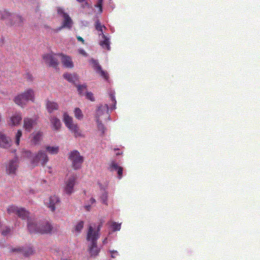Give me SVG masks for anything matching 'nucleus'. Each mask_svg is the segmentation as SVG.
<instances>
[{
  "instance_id": "nucleus-1",
  "label": "nucleus",
  "mask_w": 260,
  "mask_h": 260,
  "mask_svg": "<svg viewBox=\"0 0 260 260\" xmlns=\"http://www.w3.org/2000/svg\"><path fill=\"white\" fill-rule=\"evenodd\" d=\"M29 101L32 102L35 101L34 91L31 88H28L23 92L18 94L14 99L15 104L21 107L25 106Z\"/></svg>"
},
{
  "instance_id": "nucleus-47",
  "label": "nucleus",
  "mask_w": 260,
  "mask_h": 260,
  "mask_svg": "<svg viewBox=\"0 0 260 260\" xmlns=\"http://www.w3.org/2000/svg\"><path fill=\"white\" fill-rule=\"evenodd\" d=\"M111 256L113 258H114L116 257V255H118V252L117 251H111Z\"/></svg>"
},
{
  "instance_id": "nucleus-46",
  "label": "nucleus",
  "mask_w": 260,
  "mask_h": 260,
  "mask_svg": "<svg viewBox=\"0 0 260 260\" xmlns=\"http://www.w3.org/2000/svg\"><path fill=\"white\" fill-rule=\"evenodd\" d=\"M25 78L28 81H32L33 80V77L32 75L29 73H27L25 75Z\"/></svg>"
},
{
  "instance_id": "nucleus-21",
  "label": "nucleus",
  "mask_w": 260,
  "mask_h": 260,
  "mask_svg": "<svg viewBox=\"0 0 260 260\" xmlns=\"http://www.w3.org/2000/svg\"><path fill=\"white\" fill-rule=\"evenodd\" d=\"M46 107L48 112L50 113L58 110V105L56 102L48 100L46 102Z\"/></svg>"
},
{
  "instance_id": "nucleus-37",
  "label": "nucleus",
  "mask_w": 260,
  "mask_h": 260,
  "mask_svg": "<svg viewBox=\"0 0 260 260\" xmlns=\"http://www.w3.org/2000/svg\"><path fill=\"white\" fill-rule=\"evenodd\" d=\"M76 87L80 94H82L83 92L86 90V85L85 84L77 85H76Z\"/></svg>"
},
{
  "instance_id": "nucleus-33",
  "label": "nucleus",
  "mask_w": 260,
  "mask_h": 260,
  "mask_svg": "<svg viewBox=\"0 0 260 260\" xmlns=\"http://www.w3.org/2000/svg\"><path fill=\"white\" fill-rule=\"evenodd\" d=\"M108 224L112 227L114 232L119 231L121 229V223H117L116 222L112 221L108 222Z\"/></svg>"
},
{
  "instance_id": "nucleus-38",
  "label": "nucleus",
  "mask_w": 260,
  "mask_h": 260,
  "mask_svg": "<svg viewBox=\"0 0 260 260\" xmlns=\"http://www.w3.org/2000/svg\"><path fill=\"white\" fill-rule=\"evenodd\" d=\"M119 167V166L115 161H112L109 166V170L111 171H116Z\"/></svg>"
},
{
  "instance_id": "nucleus-4",
  "label": "nucleus",
  "mask_w": 260,
  "mask_h": 260,
  "mask_svg": "<svg viewBox=\"0 0 260 260\" xmlns=\"http://www.w3.org/2000/svg\"><path fill=\"white\" fill-rule=\"evenodd\" d=\"M48 161V157L46 153L42 150L39 151L31 160V164L33 167L38 166L40 162L42 166H44Z\"/></svg>"
},
{
  "instance_id": "nucleus-11",
  "label": "nucleus",
  "mask_w": 260,
  "mask_h": 260,
  "mask_svg": "<svg viewBox=\"0 0 260 260\" xmlns=\"http://www.w3.org/2000/svg\"><path fill=\"white\" fill-rule=\"evenodd\" d=\"M27 228L30 234L39 233V224H37L34 219H28Z\"/></svg>"
},
{
  "instance_id": "nucleus-15",
  "label": "nucleus",
  "mask_w": 260,
  "mask_h": 260,
  "mask_svg": "<svg viewBox=\"0 0 260 260\" xmlns=\"http://www.w3.org/2000/svg\"><path fill=\"white\" fill-rule=\"evenodd\" d=\"M91 61L93 64L96 72L105 79H108V75L107 73L102 70L101 67L99 64V62L94 59H92Z\"/></svg>"
},
{
  "instance_id": "nucleus-19",
  "label": "nucleus",
  "mask_w": 260,
  "mask_h": 260,
  "mask_svg": "<svg viewBox=\"0 0 260 260\" xmlns=\"http://www.w3.org/2000/svg\"><path fill=\"white\" fill-rule=\"evenodd\" d=\"M13 251H19L21 252L24 256H28L32 255L34 253V250L31 247L25 248H15L12 249Z\"/></svg>"
},
{
  "instance_id": "nucleus-16",
  "label": "nucleus",
  "mask_w": 260,
  "mask_h": 260,
  "mask_svg": "<svg viewBox=\"0 0 260 260\" xmlns=\"http://www.w3.org/2000/svg\"><path fill=\"white\" fill-rule=\"evenodd\" d=\"M59 202L58 198L56 196H51L49 199V202L46 203L47 207L51 211H54L55 210V205Z\"/></svg>"
},
{
  "instance_id": "nucleus-8",
  "label": "nucleus",
  "mask_w": 260,
  "mask_h": 260,
  "mask_svg": "<svg viewBox=\"0 0 260 260\" xmlns=\"http://www.w3.org/2000/svg\"><path fill=\"white\" fill-rule=\"evenodd\" d=\"M11 139L4 133L0 132V147L7 149L11 146Z\"/></svg>"
},
{
  "instance_id": "nucleus-35",
  "label": "nucleus",
  "mask_w": 260,
  "mask_h": 260,
  "mask_svg": "<svg viewBox=\"0 0 260 260\" xmlns=\"http://www.w3.org/2000/svg\"><path fill=\"white\" fill-rule=\"evenodd\" d=\"M22 131L21 130H18L15 135V143L18 146L20 143V138L22 137Z\"/></svg>"
},
{
  "instance_id": "nucleus-24",
  "label": "nucleus",
  "mask_w": 260,
  "mask_h": 260,
  "mask_svg": "<svg viewBox=\"0 0 260 260\" xmlns=\"http://www.w3.org/2000/svg\"><path fill=\"white\" fill-rule=\"evenodd\" d=\"M50 120L54 130L58 131L60 129L61 127V122L59 119L53 116L51 117Z\"/></svg>"
},
{
  "instance_id": "nucleus-36",
  "label": "nucleus",
  "mask_w": 260,
  "mask_h": 260,
  "mask_svg": "<svg viewBox=\"0 0 260 260\" xmlns=\"http://www.w3.org/2000/svg\"><path fill=\"white\" fill-rule=\"evenodd\" d=\"M109 98H110V100L112 102V105L110 107V109L111 110H113V109H115V108H116V101L115 96L113 93L110 94Z\"/></svg>"
},
{
  "instance_id": "nucleus-26",
  "label": "nucleus",
  "mask_w": 260,
  "mask_h": 260,
  "mask_svg": "<svg viewBox=\"0 0 260 260\" xmlns=\"http://www.w3.org/2000/svg\"><path fill=\"white\" fill-rule=\"evenodd\" d=\"M63 77L69 82L75 84L78 80V77L76 74H71L69 73L64 74Z\"/></svg>"
},
{
  "instance_id": "nucleus-42",
  "label": "nucleus",
  "mask_w": 260,
  "mask_h": 260,
  "mask_svg": "<svg viewBox=\"0 0 260 260\" xmlns=\"http://www.w3.org/2000/svg\"><path fill=\"white\" fill-rule=\"evenodd\" d=\"M11 229L10 228L6 227L2 231V234L4 236H7L11 232Z\"/></svg>"
},
{
  "instance_id": "nucleus-28",
  "label": "nucleus",
  "mask_w": 260,
  "mask_h": 260,
  "mask_svg": "<svg viewBox=\"0 0 260 260\" xmlns=\"http://www.w3.org/2000/svg\"><path fill=\"white\" fill-rule=\"evenodd\" d=\"M32 135H33V137L31 140V142L35 145L39 144L41 140L42 133L40 132H38L36 133H33Z\"/></svg>"
},
{
  "instance_id": "nucleus-14",
  "label": "nucleus",
  "mask_w": 260,
  "mask_h": 260,
  "mask_svg": "<svg viewBox=\"0 0 260 260\" xmlns=\"http://www.w3.org/2000/svg\"><path fill=\"white\" fill-rule=\"evenodd\" d=\"M18 168V161L16 159L10 160L7 166L6 171L9 174H14Z\"/></svg>"
},
{
  "instance_id": "nucleus-23",
  "label": "nucleus",
  "mask_w": 260,
  "mask_h": 260,
  "mask_svg": "<svg viewBox=\"0 0 260 260\" xmlns=\"http://www.w3.org/2000/svg\"><path fill=\"white\" fill-rule=\"evenodd\" d=\"M22 120V116L20 114H15L10 118V123L12 125H17Z\"/></svg>"
},
{
  "instance_id": "nucleus-56",
  "label": "nucleus",
  "mask_w": 260,
  "mask_h": 260,
  "mask_svg": "<svg viewBox=\"0 0 260 260\" xmlns=\"http://www.w3.org/2000/svg\"><path fill=\"white\" fill-rule=\"evenodd\" d=\"M62 260H71V259L66 258V259H62Z\"/></svg>"
},
{
  "instance_id": "nucleus-22",
  "label": "nucleus",
  "mask_w": 260,
  "mask_h": 260,
  "mask_svg": "<svg viewBox=\"0 0 260 260\" xmlns=\"http://www.w3.org/2000/svg\"><path fill=\"white\" fill-rule=\"evenodd\" d=\"M88 250L91 256H96L100 251V249L97 246L96 243H91V245L89 246Z\"/></svg>"
},
{
  "instance_id": "nucleus-20",
  "label": "nucleus",
  "mask_w": 260,
  "mask_h": 260,
  "mask_svg": "<svg viewBox=\"0 0 260 260\" xmlns=\"http://www.w3.org/2000/svg\"><path fill=\"white\" fill-rule=\"evenodd\" d=\"M17 216L22 220L30 219L29 217V212L27 211L25 208L20 207L17 214Z\"/></svg>"
},
{
  "instance_id": "nucleus-55",
  "label": "nucleus",
  "mask_w": 260,
  "mask_h": 260,
  "mask_svg": "<svg viewBox=\"0 0 260 260\" xmlns=\"http://www.w3.org/2000/svg\"><path fill=\"white\" fill-rule=\"evenodd\" d=\"M78 2H79V3H82V2H83L85 0H77Z\"/></svg>"
},
{
  "instance_id": "nucleus-32",
  "label": "nucleus",
  "mask_w": 260,
  "mask_h": 260,
  "mask_svg": "<svg viewBox=\"0 0 260 260\" xmlns=\"http://www.w3.org/2000/svg\"><path fill=\"white\" fill-rule=\"evenodd\" d=\"M46 150L51 154H56L59 151V147L58 146H47L46 147Z\"/></svg>"
},
{
  "instance_id": "nucleus-18",
  "label": "nucleus",
  "mask_w": 260,
  "mask_h": 260,
  "mask_svg": "<svg viewBox=\"0 0 260 260\" xmlns=\"http://www.w3.org/2000/svg\"><path fill=\"white\" fill-rule=\"evenodd\" d=\"M68 128L74 134L75 137L82 136L81 133L76 123L74 122L67 126Z\"/></svg>"
},
{
  "instance_id": "nucleus-6",
  "label": "nucleus",
  "mask_w": 260,
  "mask_h": 260,
  "mask_svg": "<svg viewBox=\"0 0 260 260\" xmlns=\"http://www.w3.org/2000/svg\"><path fill=\"white\" fill-rule=\"evenodd\" d=\"M77 177L74 176L70 177L65 182L64 191L66 193L71 194L74 191V186L75 184Z\"/></svg>"
},
{
  "instance_id": "nucleus-3",
  "label": "nucleus",
  "mask_w": 260,
  "mask_h": 260,
  "mask_svg": "<svg viewBox=\"0 0 260 260\" xmlns=\"http://www.w3.org/2000/svg\"><path fill=\"white\" fill-rule=\"evenodd\" d=\"M69 159L72 162V166L74 170L81 168L84 158L77 150H73L69 154Z\"/></svg>"
},
{
  "instance_id": "nucleus-52",
  "label": "nucleus",
  "mask_w": 260,
  "mask_h": 260,
  "mask_svg": "<svg viewBox=\"0 0 260 260\" xmlns=\"http://www.w3.org/2000/svg\"><path fill=\"white\" fill-rule=\"evenodd\" d=\"M84 208L87 211H89L90 209V208H91V206L90 205H86L84 206Z\"/></svg>"
},
{
  "instance_id": "nucleus-50",
  "label": "nucleus",
  "mask_w": 260,
  "mask_h": 260,
  "mask_svg": "<svg viewBox=\"0 0 260 260\" xmlns=\"http://www.w3.org/2000/svg\"><path fill=\"white\" fill-rule=\"evenodd\" d=\"M25 155L27 157H30L31 155V152L29 151H25Z\"/></svg>"
},
{
  "instance_id": "nucleus-17",
  "label": "nucleus",
  "mask_w": 260,
  "mask_h": 260,
  "mask_svg": "<svg viewBox=\"0 0 260 260\" xmlns=\"http://www.w3.org/2000/svg\"><path fill=\"white\" fill-rule=\"evenodd\" d=\"M61 61L63 65L68 68H72L73 67V63L71 57L69 56L60 54Z\"/></svg>"
},
{
  "instance_id": "nucleus-10",
  "label": "nucleus",
  "mask_w": 260,
  "mask_h": 260,
  "mask_svg": "<svg viewBox=\"0 0 260 260\" xmlns=\"http://www.w3.org/2000/svg\"><path fill=\"white\" fill-rule=\"evenodd\" d=\"M39 234H48L50 233L52 229L53 226L48 222H45L39 224Z\"/></svg>"
},
{
  "instance_id": "nucleus-39",
  "label": "nucleus",
  "mask_w": 260,
  "mask_h": 260,
  "mask_svg": "<svg viewBox=\"0 0 260 260\" xmlns=\"http://www.w3.org/2000/svg\"><path fill=\"white\" fill-rule=\"evenodd\" d=\"M84 222L82 221L79 222L75 226V230L77 232L79 233L81 232L83 228Z\"/></svg>"
},
{
  "instance_id": "nucleus-2",
  "label": "nucleus",
  "mask_w": 260,
  "mask_h": 260,
  "mask_svg": "<svg viewBox=\"0 0 260 260\" xmlns=\"http://www.w3.org/2000/svg\"><path fill=\"white\" fill-rule=\"evenodd\" d=\"M2 19L5 20L7 24L10 26H21L24 22V18L21 15L11 14L7 11L3 12Z\"/></svg>"
},
{
  "instance_id": "nucleus-12",
  "label": "nucleus",
  "mask_w": 260,
  "mask_h": 260,
  "mask_svg": "<svg viewBox=\"0 0 260 260\" xmlns=\"http://www.w3.org/2000/svg\"><path fill=\"white\" fill-rule=\"evenodd\" d=\"M109 107L107 104L101 105L99 107L96 112V119H100V117L103 115H105L106 117H109Z\"/></svg>"
},
{
  "instance_id": "nucleus-34",
  "label": "nucleus",
  "mask_w": 260,
  "mask_h": 260,
  "mask_svg": "<svg viewBox=\"0 0 260 260\" xmlns=\"http://www.w3.org/2000/svg\"><path fill=\"white\" fill-rule=\"evenodd\" d=\"M96 122L98 124V130L101 132L102 135H104L106 130V128L104 125L101 122V121L99 119H96Z\"/></svg>"
},
{
  "instance_id": "nucleus-25",
  "label": "nucleus",
  "mask_w": 260,
  "mask_h": 260,
  "mask_svg": "<svg viewBox=\"0 0 260 260\" xmlns=\"http://www.w3.org/2000/svg\"><path fill=\"white\" fill-rule=\"evenodd\" d=\"M102 38H103L104 40L100 41V45L103 48H105L107 50H109L110 49L109 38L106 36L105 35H103Z\"/></svg>"
},
{
  "instance_id": "nucleus-44",
  "label": "nucleus",
  "mask_w": 260,
  "mask_h": 260,
  "mask_svg": "<svg viewBox=\"0 0 260 260\" xmlns=\"http://www.w3.org/2000/svg\"><path fill=\"white\" fill-rule=\"evenodd\" d=\"M57 13L59 15H61L63 17H64V14H68L67 13H65L63 10L61 8H58L57 9Z\"/></svg>"
},
{
  "instance_id": "nucleus-30",
  "label": "nucleus",
  "mask_w": 260,
  "mask_h": 260,
  "mask_svg": "<svg viewBox=\"0 0 260 260\" xmlns=\"http://www.w3.org/2000/svg\"><path fill=\"white\" fill-rule=\"evenodd\" d=\"M63 122L67 127L68 125H70L72 123H73V119L72 117L70 116L67 113H64L63 114Z\"/></svg>"
},
{
  "instance_id": "nucleus-48",
  "label": "nucleus",
  "mask_w": 260,
  "mask_h": 260,
  "mask_svg": "<svg viewBox=\"0 0 260 260\" xmlns=\"http://www.w3.org/2000/svg\"><path fill=\"white\" fill-rule=\"evenodd\" d=\"M77 40H78L79 41L81 42L83 44H84V39H83L81 37H80V36H78V37H77Z\"/></svg>"
},
{
  "instance_id": "nucleus-51",
  "label": "nucleus",
  "mask_w": 260,
  "mask_h": 260,
  "mask_svg": "<svg viewBox=\"0 0 260 260\" xmlns=\"http://www.w3.org/2000/svg\"><path fill=\"white\" fill-rule=\"evenodd\" d=\"M102 226V223H101L99 225V226L97 228V231H96V232H98V233H99V231L101 230Z\"/></svg>"
},
{
  "instance_id": "nucleus-29",
  "label": "nucleus",
  "mask_w": 260,
  "mask_h": 260,
  "mask_svg": "<svg viewBox=\"0 0 260 260\" xmlns=\"http://www.w3.org/2000/svg\"><path fill=\"white\" fill-rule=\"evenodd\" d=\"M95 27L96 30H98L99 32V35L103 36V35H105L104 34V30L106 29V27L104 25H102L99 20H97L95 22Z\"/></svg>"
},
{
  "instance_id": "nucleus-9",
  "label": "nucleus",
  "mask_w": 260,
  "mask_h": 260,
  "mask_svg": "<svg viewBox=\"0 0 260 260\" xmlns=\"http://www.w3.org/2000/svg\"><path fill=\"white\" fill-rule=\"evenodd\" d=\"M99 238V233L95 231H94L91 226H89L87 234V240L88 241H90L91 243H96V241Z\"/></svg>"
},
{
  "instance_id": "nucleus-5",
  "label": "nucleus",
  "mask_w": 260,
  "mask_h": 260,
  "mask_svg": "<svg viewBox=\"0 0 260 260\" xmlns=\"http://www.w3.org/2000/svg\"><path fill=\"white\" fill-rule=\"evenodd\" d=\"M60 54L48 53L43 55V58L45 62L49 66L56 68L58 65V57Z\"/></svg>"
},
{
  "instance_id": "nucleus-54",
  "label": "nucleus",
  "mask_w": 260,
  "mask_h": 260,
  "mask_svg": "<svg viewBox=\"0 0 260 260\" xmlns=\"http://www.w3.org/2000/svg\"><path fill=\"white\" fill-rule=\"evenodd\" d=\"M107 238H106L103 241V243L105 244L107 243Z\"/></svg>"
},
{
  "instance_id": "nucleus-27",
  "label": "nucleus",
  "mask_w": 260,
  "mask_h": 260,
  "mask_svg": "<svg viewBox=\"0 0 260 260\" xmlns=\"http://www.w3.org/2000/svg\"><path fill=\"white\" fill-rule=\"evenodd\" d=\"M20 208L14 205H11L8 206L7 212L10 215L12 214L17 215Z\"/></svg>"
},
{
  "instance_id": "nucleus-40",
  "label": "nucleus",
  "mask_w": 260,
  "mask_h": 260,
  "mask_svg": "<svg viewBox=\"0 0 260 260\" xmlns=\"http://www.w3.org/2000/svg\"><path fill=\"white\" fill-rule=\"evenodd\" d=\"M103 0H98V3L95 6L99 9V12L102 13L103 11L102 9V5H103Z\"/></svg>"
},
{
  "instance_id": "nucleus-45",
  "label": "nucleus",
  "mask_w": 260,
  "mask_h": 260,
  "mask_svg": "<svg viewBox=\"0 0 260 260\" xmlns=\"http://www.w3.org/2000/svg\"><path fill=\"white\" fill-rule=\"evenodd\" d=\"M86 96L88 99L90 100L91 101H93L94 100L93 94L91 92H87Z\"/></svg>"
},
{
  "instance_id": "nucleus-43",
  "label": "nucleus",
  "mask_w": 260,
  "mask_h": 260,
  "mask_svg": "<svg viewBox=\"0 0 260 260\" xmlns=\"http://www.w3.org/2000/svg\"><path fill=\"white\" fill-rule=\"evenodd\" d=\"M117 171V174L118 175V178L121 179L122 176L123 169L121 167H119V168L116 170Z\"/></svg>"
},
{
  "instance_id": "nucleus-13",
  "label": "nucleus",
  "mask_w": 260,
  "mask_h": 260,
  "mask_svg": "<svg viewBox=\"0 0 260 260\" xmlns=\"http://www.w3.org/2000/svg\"><path fill=\"white\" fill-rule=\"evenodd\" d=\"M64 20L61 26L56 29V31L61 30L63 28H67L70 29L73 24V21L68 14H64Z\"/></svg>"
},
{
  "instance_id": "nucleus-31",
  "label": "nucleus",
  "mask_w": 260,
  "mask_h": 260,
  "mask_svg": "<svg viewBox=\"0 0 260 260\" xmlns=\"http://www.w3.org/2000/svg\"><path fill=\"white\" fill-rule=\"evenodd\" d=\"M74 115L76 119L78 120H82L83 118V114L81 110V109L79 108H76L74 111Z\"/></svg>"
},
{
  "instance_id": "nucleus-7",
  "label": "nucleus",
  "mask_w": 260,
  "mask_h": 260,
  "mask_svg": "<svg viewBox=\"0 0 260 260\" xmlns=\"http://www.w3.org/2000/svg\"><path fill=\"white\" fill-rule=\"evenodd\" d=\"M37 122L36 119L29 118H24L23 119V127L28 132H30L36 125Z\"/></svg>"
},
{
  "instance_id": "nucleus-41",
  "label": "nucleus",
  "mask_w": 260,
  "mask_h": 260,
  "mask_svg": "<svg viewBox=\"0 0 260 260\" xmlns=\"http://www.w3.org/2000/svg\"><path fill=\"white\" fill-rule=\"evenodd\" d=\"M107 198H108V193L105 192L102 196L101 197V200L102 201L103 203L105 204H107Z\"/></svg>"
},
{
  "instance_id": "nucleus-49",
  "label": "nucleus",
  "mask_w": 260,
  "mask_h": 260,
  "mask_svg": "<svg viewBox=\"0 0 260 260\" xmlns=\"http://www.w3.org/2000/svg\"><path fill=\"white\" fill-rule=\"evenodd\" d=\"M79 52L81 54H82L83 55H86V53L85 52V51L83 50V49H80L79 50Z\"/></svg>"
},
{
  "instance_id": "nucleus-53",
  "label": "nucleus",
  "mask_w": 260,
  "mask_h": 260,
  "mask_svg": "<svg viewBox=\"0 0 260 260\" xmlns=\"http://www.w3.org/2000/svg\"><path fill=\"white\" fill-rule=\"evenodd\" d=\"M95 200L93 198H91L90 200V202L91 204H94L95 203Z\"/></svg>"
}]
</instances>
